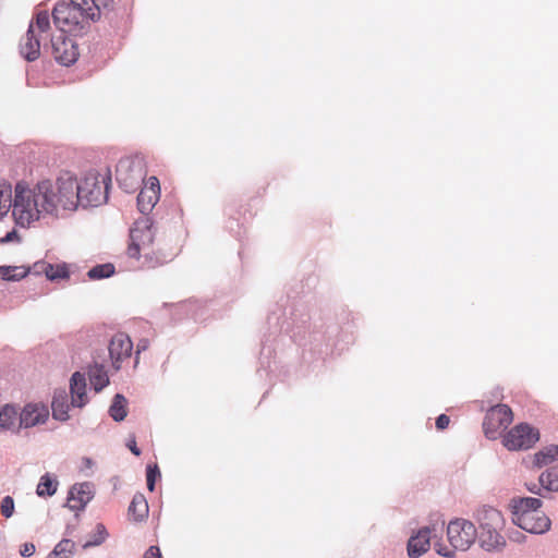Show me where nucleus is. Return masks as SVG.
<instances>
[{"mask_svg":"<svg viewBox=\"0 0 558 558\" xmlns=\"http://www.w3.org/2000/svg\"><path fill=\"white\" fill-rule=\"evenodd\" d=\"M160 197L159 180L149 177L137 196V206L142 214H148L155 207Z\"/></svg>","mask_w":558,"mask_h":558,"instance_id":"f8f14e48","label":"nucleus"},{"mask_svg":"<svg viewBox=\"0 0 558 558\" xmlns=\"http://www.w3.org/2000/svg\"><path fill=\"white\" fill-rule=\"evenodd\" d=\"M71 404L82 408L87 403L86 379L83 374L75 372L71 377Z\"/></svg>","mask_w":558,"mask_h":558,"instance_id":"a211bd4d","label":"nucleus"},{"mask_svg":"<svg viewBox=\"0 0 558 558\" xmlns=\"http://www.w3.org/2000/svg\"><path fill=\"white\" fill-rule=\"evenodd\" d=\"M538 439V429L527 423H520L504 436L502 444L508 450H527L532 448Z\"/></svg>","mask_w":558,"mask_h":558,"instance_id":"0eeeda50","label":"nucleus"},{"mask_svg":"<svg viewBox=\"0 0 558 558\" xmlns=\"http://www.w3.org/2000/svg\"><path fill=\"white\" fill-rule=\"evenodd\" d=\"M126 404L128 401L124 396L116 395L109 409L110 416L117 422L123 421L128 414Z\"/></svg>","mask_w":558,"mask_h":558,"instance_id":"a878e982","label":"nucleus"},{"mask_svg":"<svg viewBox=\"0 0 558 558\" xmlns=\"http://www.w3.org/2000/svg\"><path fill=\"white\" fill-rule=\"evenodd\" d=\"M133 343L130 337L123 332L114 335L109 344V354L114 368H120V363L131 356Z\"/></svg>","mask_w":558,"mask_h":558,"instance_id":"ddd939ff","label":"nucleus"},{"mask_svg":"<svg viewBox=\"0 0 558 558\" xmlns=\"http://www.w3.org/2000/svg\"><path fill=\"white\" fill-rule=\"evenodd\" d=\"M435 549L439 555L444 557H453L454 555L453 549H449L448 547L442 546L441 544H435Z\"/></svg>","mask_w":558,"mask_h":558,"instance_id":"58836bf2","label":"nucleus"},{"mask_svg":"<svg viewBox=\"0 0 558 558\" xmlns=\"http://www.w3.org/2000/svg\"><path fill=\"white\" fill-rule=\"evenodd\" d=\"M114 274V266L110 263L101 264L88 270L87 276L92 280L108 278Z\"/></svg>","mask_w":558,"mask_h":558,"instance_id":"7c9ffc66","label":"nucleus"},{"mask_svg":"<svg viewBox=\"0 0 558 558\" xmlns=\"http://www.w3.org/2000/svg\"><path fill=\"white\" fill-rule=\"evenodd\" d=\"M126 445H128L129 449L132 451L133 454H135V456H140L141 454V450L138 449V447L136 445L135 437H132L131 439H129Z\"/></svg>","mask_w":558,"mask_h":558,"instance_id":"a19ab883","label":"nucleus"},{"mask_svg":"<svg viewBox=\"0 0 558 558\" xmlns=\"http://www.w3.org/2000/svg\"><path fill=\"white\" fill-rule=\"evenodd\" d=\"M89 381L98 392L109 384L108 374L102 365L95 364L88 371Z\"/></svg>","mask_w":558,"mask_h":558,"instance_id":"5701e85b","label":"nucleus"},{"mask_svg":"<svg viewBox=\"0 0 558 558\" xmlns=\"http://www.w3.org/2000/svg\"><path fill=\"white\" fill-rule=\"evenodd\" d=\"M85 2V10L92 21L98 20L101 12L110 10L113 4V0H86Z\"/></svg>","mask_w":558,"mask_h":558,"instance_id":"b1692460","label":"nucleus"},{"mask_svg":"<svg viewBox=\"0 0 558 558\" xmlns=\"http://www.w3.org/2000/svg\"><path fill=\"white\" fill-rule=\"evenodd\" d=\"M84 485L73 486L70 490V495L68 498V505L73 510L82 509L89 500L90 495L88 492H85Z\"/></svg>","mask_w":558,"mask_h":558,"instance_id":"4be33fe9","label":"nucleus"},{"mask_svg":"<svg viewBox=\"0 0 558 558\" xmlns=\"http://www.w3.org/2000/svg\"><path fill=\"white\" fill-rule=\"evenodd\" d=\"M86 0H71L70 3L59 2L52 11L54 25L63 33H74L83 27L89 16L85 10Z\"/></svg>","mask_w":558,"mask_h":558,"instance_id":"423d86ee","label":"nucleus"},{"mask_svg":"<svg viewBox=\"0 0 558 558\" xmlns=\"http://www.w3.org/2000/svg\"><path fill=\"white\" fill-rule=\"evenodd\" d=\"M432 529L423 527L408 542V555L411 558H418L430 547Z\"/></svg>","mask_w":558,"mask_h":558,"instance_id":"dca6fc26","label":"nucleus"},{"mask_svg":"<svg viewBox=\"0 0 558 558\" xmlns=\"http://www.w3.org/2000/svg\"><path fill=\"white\" fill-rule=\"evenodd\" d=\"M130 240L129 256L136 259L143 258V265L146 267L162 265L172 257V253L168 252L160 242L156 243V230L148 219L134 223L130 231Z\"/></svg>","mask_w":558,"mask_h":558,"instance_id":"f03ea898","label":"nucleus"},{"mask_svg":"<svg viewBox=\"0 0 558 558\" xmlns=\"http://www.w3.org/2000/svg\"><path fill=\"white\" fill-rule=\"evenodd\" d=\"M160 476V472L157 465H148L146 470V482H147V488L153 492L155 488V481L156 478Z\"/></svg>","mask_w":558,"mask_h":558,"instance_id":"72a5a7b5","label":"nucleus"},{"mask_svg":"<svg viewBox=\"0 0 558 558\" xmlns=\"http://www.w3.org/2000/svg\"><path fill=\"white\" fill-rule=\"evenodd\" d=\"M476 520L481 547L488 551L501 550L506 546V538L501 534L506 524L502 513L493 507H483L477 511Z\"/></svg>","mask_w":558,"mask_h":558,"instance_id":"20e7f679","label":"nucleus"},{"mask_svg":"<svg viewBox=\"0 0 558 558\" xmlns=\"http://www.w3.org/2000/svg\"><path fill=\"white\" fill-rule=\"evenodd\" d=\"M558 460V446L551 445L535 454V462L538 466H543Z\"/></svg>","mask_w":558,"mask_h":558,"instance_id":"c85d7f7f","label":"nucleus"},{"mask_svg":"<svg viewBox=\"0 0 558 558\" xmlns=\"http://www.w3.org/2000/svg\"><path fill=\"white\" fill-rule=\"evenodd\" d=\"M512 521L520 529L543 534L550 527V520L541 510L542 500L533 497L513 498L510 504Z\"/></svg>","mask_w":558,"mask_h":558,"instance_id":"7ed1b4c3","label":"nucleus"},{"mask_svg":"<svg viewBox=\"0 0 558 558\" xmlns=\"http://www.w3.org/2000/svg\"><path fill=\"white\" fill-rule=\"evenodd\" d=\"M58 482L53 480L49 474H45L40 477V481L36 488V494L39 497H50L57 492Z\"/></svg>","mask_w":558,"mask_h":558,"instance_id":"cd10ccee","label":"nucleus"},{"mask_svg":"<svg viewBox=\"0 0 558 558\" xmlns=\"http://www.w3.org/2000/svg\"><path fill=\"white\" fill-rule=\"evenodd\" d=\"M12 186L5 181H0V217L13 209Z\"/></svg>","mask_w":558,"mask_h":558,"instance_id":"393cba45","label":"nucleus"},{"mask_svg":"<svg viewBox=\"0 0 558 558\" xmlns=\"http://www.w3.org/2000/svg\"><path fill=\"white\" fill-rule=\"evenodd\" d=\"M513 421V413L507 404L492 407L484 418L483 430L487 438L496 439Z\"/></svg>","mask_w":558,"mask_h":558,"instance_id":"1a4fd4ad","label":"nucleus"},{"mask_svg":"<svg viewBox=\"0 0 558 558\" xmlns=\"http://www.w3.org/2000/svg\"><path fill=\"white\" fill-rule=\"evenodd\" d=\"M450 417L446 414H440L436 420V427L439 430H444L449 426Z\"/></svg>","mask_w":558,"mask_h":558,"instance_id":"4c0bfd02","label":"nucleus"},{"mask_svg":"<svg viewBox=\"0 0 558 558\" xmlns=\"http://www.w3.org/2000/svg\"><path fill=\"white\" fill-rule=\"evenodd\" d=\"M541 485L547 490L558 492V473L555 471H546L539 476Z\"/></svg>","mask_w":558,"mask_h":558,"instance_id":"2f4dec72","label":"nucleus"},{"mask_svg":"<svg viewBox=\"0 0 558 558\" xmlns=\"http://www.w3.org/2000/svg\"><path fill=\"white\" fill-rule=\"evenodd\" d=\"M31 271L25 266H0V278L3 280H20Z\"/></svg>","mask_w":558,"mask_h":558,"instance_id":"bb28decb","label":"nucleus"},{"mask_svg":"<svg viewBox=\"0 0 558 558\" xmlns=\"http://www.w3.org/2000/svg\"><path fill=\"white\" fill-rule=\"evenodd\" d=\"M52 56L61 65L69 66L75 63L80 52L74 39L60 35L51 40Z\"/></svg>","mask_w":558,"mask_h":558,"instance_id":"9b49d317","label":"nucleus"},{"mask_svg":"<svg viewBox=\"0 0 558 558\" xmlns=\"http://www.w3.org/2000/svg\"><path fill=\"white\" fill-rule=\"evenodd\" d=\"M21 56L32 62L40 56V36L34 34V27L28 26L26 34L21 38L19 45Z\"/></svg>","mask_w":558,"mask_h":558,"instance_id":"2eb2a0df","label":"nucleus"},{"mask_svg":"<svg viewBox=\"0 0 558 558\" xmlns=\"http://www.w3.org/2000/svg\"><path fill=\"white\" fill-rule=\"evenodd\" d=\"M96 531H97L98 537H97L94 542L88 543L89 545H99V544H101V543L106 539V537H107V531H106L105 525H102V524H97V526H96Z\"/></svg>","mask_w":558,"mask_h":558,"instance_id":"c9c22d12","label":"nucleus"},{"mask_svg":"<svg viewBox=\"0 0 558 558\" xmlns=\"http://www.w3.org/2000/svg\"><path fill=\"white\" fill-rule=\"evenodd\" d=\"M143 175L144 171L140 161L125 158L117 165V181L125 191H133L143 180Z\"/></svg>","mask_w":558,"mask_h":558,"instance_id":"9d476101","label":"nucleus"},{"mask_svg":"<svg viewBox=\"0 0 558 558\" xmlns=\"http://www.w3.org/2000/svg\"><path fill=\"white\" fill-rule=\"evenodd\" d=\"M73 549L74 543L71 539H62L56 545L53 554L56 556L66 555L71 554Z\"/></svg>","mask_w":558,"mask_h":558,"instance_id":"473e14b6","label":"nucleus"},{"mask_svg":"<svg viewBox=\"0 0 558 558\" xmlns=\"http://www.w3.org/2000/svg\"><path fill=\"white\" fill-rule=\"evenodd\" d=\"M144 558H161L159 547L150 546L144 554Z\"/></svg>","mask_w":558,"mask_h":558,"instance_id":"ea45409f","label":"nucleus"},{"mask_svg":"<svg viewBox=\"0 0 558 558\" xmlns=\"http://www.w3.org/2000/svg\"><path fill=\"white\" fill-rule=\"evenodd\" d=\"M34 27V34L47 33L50 28V19L47 11H40L36 14L35 21L29 24Z\"/></svg>","mask_w":558,"mask_h":558,"instance_id":"c756f323","label":"nucleus"},{"mask_svg":"<svg viewBox=\"0 0 558 558\" xmlns=\"http://www.w3.org/2000/svg\"><path fill=\"white\" fill-rule=\"evenodd\" d=\"M69 408L68 396L64 391L58 392L53 396L51 409L52 415L56 420L66 421L69 418Z\"/></svg>","mask_w":558,"mask_h":558,"instance_id":"412c9836","label":"nucleus"},{"mask_svg":"<svg viewBox=\"0 0 558 558\" xmlns=\"http://www.w3.org/2000/svg\"><path fill=\"white\" fill-rule=\"evenodd\" d=\"M527 488H529L530 492L537 494V492L535 489L536 488L535 484L533 486H529Z\"/></svg>","mask_w":558,"mask_h":558,"instance_id":"79ce46f5","label":"nucleus"},{"mask_svg":"<svg viewBox=\"0 0 558 558\" xmlns=\"http://www.w3.org/2000/svg\"><path fill=\"white\" fill-rule=\"evenodd\" d=\"M76 190L77 180L69 172L54 182L41 180L33 186L20 181L14 187L13 218L19 226L27 227L43 216L74 211L78 207Z\"/></svg>","mask_w":558,"mask_h":558,"instance_id":"f257e3e1","label":"nucleus"},{"mask_svg":"<svg viewBox=\"0 0 558 558\" xmlns=\"http://www.w3.org/2000/svg\"><path fill=\"white\" fill-rule=\"evenodd\" d=\"M0 508H1V513L3 517H5V518L12 517V514L14 512L13 498L10 496H5L1 501Z\"/></svg>","mask_w":558,"mask_h":558,"instance_id":"f704fd0d","label":"nucleus"},{"mask_svg":"<svg viewBox=\"0 0 558 558\" xmlns=\"http://www.w3.org/2000/svg\"><path fill=\"white\" fill-rule=\"evenodd\" d=\"M49 416V410L41 403H28L20 413L19 427L29 428L44 424Z\"/></svg>","mask_w":558,"mask_h":558,"instance_id":"4468645a","label":"nucleus"},{"mask_svg":"<svg viewBox=\"0 0 558 558\" xmlns=\"http://www.w3.org/2000/svg\"><path fill=\"white\" fill-rule=\"evenodd\" d=\"M110 173L88 171L77 181V201L83 207H97L108 201Z\"/></svg>","mask_w":558,"mask_h":558,"instance_id":"39448f33","label":"nucleus"},{"mask_svg":"<svg viewBox=\"0 0 558 558\" xmlns=\"http://www.w3.org/2000/svg\"><path fill=\"white\" fill-rule=\"evenodd\" d=\"M447 536L453 549L466 550L475 542L477 532L471 521L456 519L449 522Z\"/></svg>","mask_w":558,"mask_h":558,"instance_id":"6e6552de","label":"nucleus"},{"mask_svg":"<svg viewBox=\"0 0 558 558\" xmlns=\"http://www.w3.org/2000/svg\"><path fill=\"white\" fill-rule=\"evenodd\" d=\"M35 274H45V276L53 281L59 279H68L70 276L68 264H50L46 260H39L34 264Z\"/></svg>","mask_w":558,"mask_h":558,"instance_id":"f3484780","label":"nucleus"},{"mask_svg":"<svg viewBox=\"0 0 558 558\" xmlns=\"http://www.w3.org/2000/svg\"><path fill=\"white\" fill-rule=\"evenodd\" d=\"M20 554L23 557H31L35 554V545L33 543H24L21 546Z\"/></svg>","mask_w":558,"mask_h":558,"instance_id":"e433bc0d","label":"nucleus"},{"mask_svg":"<svg viewBox=\"0 0 558 558\" xmlns=\"http://www.w3.org/2000/svg\"><path fill=\"white\" fill-rule=\"evenodd\" d=\"M20 413L13 405L7 404L0 410V429L12 430L19 427Z\"/></svg>","mask_w":558,"mask_h":558,"instance_id":"aec40b11","label":"nucleus"},{"mask_svg":"<svg viewBox=\"0 0 558 558\" xmlns=\"http://www.w3.org/2000/svg\"><path fill=\"white\" fill-rule=\"evenodd\" d=\"M129 518L135 522H141L148 515V504L143 494H135L129 506Z\"/></svg>","mask_w":558,"mask_h":558,"instance_id":"6ab92c4d","label":"nucleus"}]
</instances>
